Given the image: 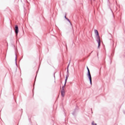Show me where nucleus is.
Listing matches in <instances>:
<instances>
[{
  "label": "nucleus",
  "instance_id": "f257e3e1",
  "mask_svg": "<svg viewBox=\"0 0 125 125\" xmlns=\"http://www.w3.org/2000/svg\"><path fill=\"white\" fill-rule=\"evenodd\" d=\"M87 76L88 77V79L89 80L90 84L91 85H92V79L91 78V74H90V71H89V68L87 66Z\"/></svg>",
  "mask_w": 125,
  "mask_h": 125
},
{
  "label": "nucleus",
  "instance_id": "f03ea898",
  "mask_svg": "<svg viewBox=\"0 0 125 125\" xmlns=\"http://www.w3.org/2000/svg\"><path fill=\"white\" fill-rule=\"evenodd\" d=\"M15 33L16 37H17L18 36V33H19V27H18V25H16L15 26Z\"/></svg>",
  "mask_w": 125,
  "mask_h": 125
},
{
  "label": "nucleus",
  "instance_id": "7ed1b4c3",
  "mask_svg": "<svg viewBox=\"0 0 125 125\" xmlns=\"http://www.w3.org/2000/svg\"><path fill=\"white\" fill-rule=\"evenodd\" d=\"M95 34H96L97 40L100 39V37L99 36V33H98V31L97 30H95Z\"/></svg>",
  "mask_w": 125,
  "mask_h": 125
},
{
  "label": "nucleus",
  "instance_id": "20e7f679",
  "mask_svg": "<svg viewBox=\"0 0 125 125\" xmlns=\"http://www.w3.org/2000/svg\"><path fill=\"white\" fill-rule=\"evenodd\" d=\"M97 42L98 43V48H100V45H101V40L100 39L96 40Z\"/></svg>",
  "mask_w": 125,
  "mask_h": 125
},
{
  "label": "nucleus",
  "instance_id": "39448f33",
  "mask_svg": "<svg viewBox=\"0 0 125 125\" xmlns=\"http://www.w3.org/2000/svg\"><path fill=\"white\" fill-rule=\"evenodd\" d=\"M70 62H69L68 65L67 66V75H68V76H69V66L70 65Z\"/></svg>",
  "mask_w": 125,
  "mask_h": 125
},
{
  "label": "nucleus",
  "instance_id": "423d86ee",
  "mask_svg": "<svg viewBox=\"0 0 125 125\" xmlns=\"http://www.w3.org/2000/svg\"><path fill=\"white\" fill-rule=\"evenodd\" d=\"M61 92L62 97H64V96H65V91H61Z\"/></svg>",
  "mask_w": 125,
  "mask_h": 125
},
{
  "label": "nucleus",
  "instance_id": "0eeeda50",
  "mask_svg": "<svg viewBox=\"0 0 125 125\" xmlns=\"http://www.w3.org/2000/svg\"><path fill=\"white\" fill-rule=\"evenodd\" d=\"M16 57H15V63L16 65L17 66V55L15 54Z\"/></svg>",
  "mask_w": 125,
  "mask_h": 125
},
{
  "label": "nucleus",
  "instance_id": "6e6552de",
  "mask_svg": "<svg viewBox=\"0 0 125 125\" xmlns=\"http://www.w3.org/2000/svg\"><path fill=\"white\" fill-rule=\"evenodd\" d=\"M73 116H75L76 115V109H75L74 111L72 112Z\"/></svg>",
  "mask_w": 125,
  "mask_h": 125
},
{
  "label": "nucleus",
  "instance_id": "1a4fd4ad",
  "mask_svg": "<svg viewBox=\"0 0 125 125\" xmlns=\"http://www.w3.org/2000/svg\"><path fill=\"white\" fill-rule=\"evenodd\" d=\"M64 87H64V86H62V88L61 91H65V89H64Z\"/></svg>",
  "mask_w": 125,
  "mask_h": 125
},
{
  "label": "nucleus",
  "instance_id": "9d476101",
  "mask_svg": "<svg viewBox=\"0 0 125 125\" xmlns=\"http://www.w3.org/2000/svg\"><path fill=\"white\" fill-rule=\"evenodd\" d=\"M92 125H97V124L96 123H95L94 124V121H93L92 122Z\"/></svg>",
  "mask_w": 125,
  "mask_h": 125
},
{
  "label": "nucleus",
  "instance_id": "9b49d317",
  "mask_svg": "<svg viewBox=\"0 0 125 125\" xmlns=\"http://www.w3.org/2000/svg\"><path fill=\"white\" fill-rule=\"evenodd\" d=\"M66 20H67V21H68V22L71 23V21H70V20H69V19H68V18L66 19Z\"/></svg>",
  "mask_w": 125,
  "mask_h": 125
},
{
  "label": "nucleus",
  "instance_id": "f8f14e48",
  "mask_svg": "<svg viewBox=\"0 0 125 125\" xmlns=\"http://www.w3.org/2000/svg\"><path fill=\"white\" fill-rule=\"evenodd\" d=\"M68 78H69V75H66V78H65V79H66V80H68Z\"/></svg>",
  "mask_w": 125,
  "mask_h": 125
},
{
  "label": "nucleus",
  "instance_id": "ddd939ff",
  "mask_svg": "<svg viewBox=\"0 0 125 125\" xmlns=\"http://www.w3.org/2000/svg\"><path fill=\"white\" fill-rule=\"evenodd\" d=\"M66 83H67L64 82V85L63 86L65 87L66 86Z\"/></svg>",
  "mask_w": 125,
  "mask_h": 125
},
{
  "label": "nucleus",
  "instance_id": "4468645a",
  "mask_svg": "<svg viewBox=\"0 0 125 125\" xmlns=\"http://www.w3.org/2000/svg\"><path fill=\"white\" fill-rule=\"evenodd\" d=\"M64 18H65V19H66H66L68 18H67V17H66V14H65V15L64 16Z\"/></svg>",
  "mask_w": 125,
  "mask_h": 125
},
{
  "label": "nucleus",
  "instance_id": "2eb2a0df",
  "mask_svg": "<svg viewBox=\"0 0 125 125\" xmlns=\"http://www.w3.org/2000/svg\"><path fill=\"white\" fill-rule=\"evenodd\" d=\"M68 80V79H66V78H65V83H67V81Z\"/></svg>",
  "mask_w": 125,
  "mask_h": 125
},
{
  "label": "nucleus",
  "instance_id": "dca6fc26",
  "mask_svg": "<svg viewBox=\"0 0 125 125\" xmlns=\"http://www.w3.org/2000/svg\"><path fill=\"white\" fill-rule=\"evenodd\" d=\"M110 10H111V11L112 12H113V11H112V9H110Z\"/></svg>",
  "mask_w": 125,
  "mask_h": 125
},
{
  "label": "nucleus",
  "instance_id": "f3484780",
  "mask_svg": "<svg viewBox=\"0 0 125 125\" xmlns=\"http://www.w3.org/2000/svg\"><path fill=\"white\" fill-rule=\"evenodd\" d=\"M66 47H67V45H66Z\"/></svg>",
  "mask_w": 125,
  "mask_h": 125
}]
</instances>
